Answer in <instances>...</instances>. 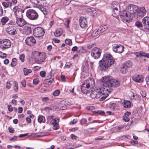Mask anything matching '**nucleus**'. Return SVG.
Listing matches in <instances>:
<instances>
[{"label": "nucleus", "mask_w": 149, "mask_h": 149, "mask_svg": "<svg viewBox=\"0 0 149 149\" xmlns=\"http://www.w3.org/2000/svg\"><path fill=\"white\" fill-rule=\"evenodd\" d=\"M3 6L5 8H8L9 6H11L12 5V3L11 2L8 1L7 2H3L2 3Z\"/></svg>", "instance_id": "obj_33"}, {"label": "nucleus", "mask_w": 149, "mask_h": 149, "mask_svg": "<svg viewBox=\"0 0 149 149\" xmlns=\"http://www.w3.org/2000/svg\"><path fill=\"white\" fill-rule=\"evenodd\" d=\"M90 88H93L95 85L94 80L93 79L90 78L86 80L85 83Z\"/></svg>", "instance_id": "obj_22"}, {"label": "nucleus", "mask_w": 149, "mask_h": 149, "mask_svg": "<svg viewBox=\"0 0 149 149\" xmlns=\"http://www.w3.org/2000/svg\"><path fill=\"white\" fill-rule=\"evenodd\" d=\"M96 113L102 115H103L105 114L104 112L103 111H98L96 112Z\"/></svg>", "instance_id": "obj_52"}, {"label": "nucleus", "mask_w": 149, "mask_h": 149, "mask_svg": "<svg viewBox=\"0 0 149 149\" xmlns=\"http://www.w3.org/2000/svg\"><path fill=\"white\" fill-rule=\"evenodd\" d=\"M38 120L40 123H44L45 122V118L44 116L42 115H39L38 117Z\"/></svg>", "instance_id": "obj_29"}, {"label": "nucleus", "mask_w": 149, "mask_h": 149, "mask_svg": "<svg viewBox=\"0 0 149 149\" xmlns=\"http://www.w3.org/2000/svg\"><path fill=\"white\" fill-rule=\"evenodd\" d=\"M14 22L10 21L6 25V32L9 34L15 35L17 34V27L15 25H14Z\"/></svg>", "instance_id": "obj_5"}, {"label": "nucleus", "mask_w": 149, "mask_h": 149, "mask_svg": "<svg viewBox=\"0 0 149 149\" xmlns=\"http://www.w3.org/2000/svg\"><path fill=\"white\" fill-rule=\"evenodd\" d=\"M123 105L125 108H129L131 107V102L129 101L124 100Z\"/></svg>", "instance_id": "obj_32"}, {"label": "nucleus", "mask_w": 149, "mask_h": 149, "mask_svg": "<svg viewBox=\"0 0 149 149\" xmlns=\"http://www.w3.org/2000/svg\"><path fill=\"white\" fill-rule=\"evenodd\" d=\"M100 33L98 29H97L95 30L93 32L92 35L93 36H97Z\"/></svg>", "instance_id": "obj_41"}, {"label": "nucleus", "mask_w": 149, "mask_h": 149, "mask_svg": "<svg viewBox=\"0 0 149 149\" xmlns=\"http://www.w3.org/2000/svg\"><path fill=\"white\" fill-rule=\"evenodd\" d=\"M62 31L61 29H57L54 32V35L56 37L60 36L62 34Z\"/></svg>", "instance_id": "obj_31"}, {"label": "nucleus", "mask_w": 149, "mask_h": 149, "mask_svg": "<svg viewBox=\"0 0 149 149\" xmlns=\"http://www.w3.org/2000/svg\"><path fill=\"white\" fill-rule=\"evenodd\" d=\"M147 53H145L144 52H140V54L141 59V60H140V62H141L143 61H145V59H144L142 57V56H144L146 57Z\"/></svg>", "instance_id": "obj_34"}, {"label": "nucleus", "mask_w": 149, "mask_h": 149, "mask_svg": "<svg viewBox=\"0 0 149 149\" xmlns=\"http://www.w3.org/2000/svg\"><path fill=\"white\" fill-rule=\"evenodd\" d=\"M79 21L80 26L82 28H85L87 26V22L86 18L84 17H81Z\"/></svg>", "instance_id": "obj_18"}, {"label": "nucleus", "mask_w": 149, "mask_h": 149, "mask_svg": "<svg viewBox=\"0 0 149 149\" xmlns=\"http://www.w3.org/2000/svg\"><path fill=\"white\" fill-rule=\"evenodd\" d=\"M60 91L59 90H56L53 92V95L54 96H57L59 95Z\"/></svg>", "instance_id": "obj_44"}, {"label": "nucleus", "mask_w": 149, "mask_h": 149, "mask_svg": "<svg viewBox=\"0 0 149 149\" xmlns=\"http://www.w3.org/2000/svg\"><path fill=\"white\" fill-rule=\"evenodd\" d=\"M28 133H25L24 134H21L19 135V138H22L24 137H25V136H27L28 135Z\"/></svg>", "instance_id": "obj_60"}, {"label": "nucleus", "mask_w": 149, "mask_h": 149, "mask_svg": "<svg viewBox=\"0 0 149 149\" xmlns=\"http://www.w3.org/2000/svg\"><path fill=\"white\" fill-rule=\"evenodd\" d=\"M146 13V10L144 6L139 8L137 10L136 13L138 16L143 17L144 16Z\"/></svg>", "instance_id": "obj_15"}, {"label": "nucleus", "mask_w": 149, "mask_h": 149, "mask_svg": "<svg viewBox=\"0 0 149 149\" xmlns=\"http://www.w3.org/2000/svg\"><path fill=\"white\" fill-rule=\"evenodd\" d=\"M108 29V27L106 25L102 26H100L98 29L100 33Z\"/></svg>", "instance_id": "obj_28"}, {"label": "nucleus", "mask_w": 149, "mask_h": 149, "mask_svg": "<svg viewBox=\"0 0 149 149\" xmlns=\"http://www.w3.org/2000/svg\"><path fill=\"white\" fill-rule=\"evenodd\" d=\"M142 24L146 27V30L148 31L149 29V17L146 16L143 17L142 20Z\"/></svg>", "instance_id": "obj_20"}, {"label": "nucleus", "mask_w": 149, "mask_h": 149, "mask_svg": "<svg viewBox=\"0 0 149 149\" xmlns=\"http://www.w3.org/2000/svg\"><path fill=\"white\" fill-rule=\"evenodd\" d=\"M27 17L30 19L35 20L38 17V15L36 10L33 9L28 10L26 13Z\"/></svg>", "instance_id": "obj_7"}, {"label": "nucleus", "mask_w": 149, "mask_h": 149, "mask_svg": "<svg viewBox=\"0 0 149 149\" xmlns=\"http://www.w3.org/2000/svg\"><path fill=\"white\" fill-rule=\"evenodd\" d=\"M72 64L70 62H67L64 68H69L70 67L72 66Z\"/></svg>", "instance_id": "obj_45"}, {"label": "nucleus", "mask_w": 149, "mask_h": 149, "mask_svg": "<svg viewBox=\"0 0 149 149\" xmlns=\"http://www.w3.org/2000/svg\"><path fill=\"white\" fill-rule=\"evenodd\" d=\"M101 84L103 85L105 88L108 94L110 93L112 89L111 87H117L120 84L119 81L114 79H112L111 77L109 76L104 77L100 80Z\"/></svg>", "instance_id": "obj_1"}, {"label": "nucleus", "mask_w": 149, "mask_h": 149, "mask_svg": "<svg viewBox=\"0 0 149 149\" xmlns=\"http://www.w3.org/2000/svg\"><path fill=\"white\" fill-rule=\"evenodd\" d=\"M22 86L24 87L26 86V82L25 80H23L21 82Z\"/></svg>", "instance_id": "obj_61"}, {"label": "nucleus", "mask_w": 149, "mask_h": 149, "mask_svg": "<svg viewBox=\"0 0 149 149\" xmlns=\"http://www.w3.org/2000/svg\"><path fill=\"white\" fill-rule=\"evenodd\" d=\"M140 94L143 98H145L146 96V92L143 91H141Z\"/></svg>", "instance_id": "obj_49"}, {"label": "nucleus", "mask_w": 149, "mask_h": 149, "mask_svg": "<svg viewBox=\"0 0 149 149\" xmlns=\"http://www.w3.org/2000/svg\"><path fill=\"white\" fill-rule=\"evenodd\" d=\"M11 45L10 41L8 40L5 39L0 41V47L3 49H5L10 47Z\"/></svg>", "instance_id": "obj_14"}, {"label": "nucleus", "mask_w": 149, "mask_h": 149, "mask_svg": "<svg viewBox=\"0 0 149 149\" xmlns=\"http://www.w3.org/2000/svg\"><path fill=\"white\" fill-rule=\"evenodd\" d=\"M8 110L9 111H13V109L11 105H8Z\"/></svg>", "instance_id": "obj_56"}, {"label": "nucleus", "mask_w": 149, "mask_h": 149, "mask_svg": "<svg viewBox=\"0 0 149 149\" xmlns=\"http://www.w3.org/2000/svg\"><path fill=\"white\" fill-rule=\"evenodd\" d=\"M123 120H124L125 121L127 122L129 121L130 120V118H129L128 116H125L124 115L123 116Z\"/></svg>", "instance_id": "obj_48"}, {"label": "nucleus", "mask_w": 149, "mask_h": 149, "mask_svg": "<svg viewBox=\"0 0 149 149\" xmlns=\"http://www.w3.org/2000/svg\"><path fill=\"white\" fill-rule=\"evenodd\" d=\"M26 44L29 46L33 45L36 43V40L33 36L27 37L25 40Z\"/></svg>", "instance_id": "obj_17"}, {"label": "nucleus", "mask_w": 149, "mask_h": 149, "mask_svg": "<svg viewBox=\"0 0 149 149\" xmlns=\"http://www.w3.org/2000/svg\"><path fill=\"white\" fill-rule=\"evenodd\" d=\"M49 99L47 97H43L42 99V101L43 102H46L49 100Z\"/></svg>", "instance_id": "obj_63"}, {"label": "nucleus", "mask_w": 149, "mask_h": 149, "mask_svg": "<svg viewBox=\"0 0 149 149\" xmlns=\"http://www.w3.org/2000/svg\"><path fill=\"white\" fill-rule=\"evenodd\" d=\"M146 83L148 85H149V75L146 77Z\"/></svg>", "instance_id": "obj_62"}, {"label": "nucleus", "mask_w": 149, "mask_h": 149, "mask_svg": "<svg viewBox=\"0 0 149 149\" xmlns=\"http://www.w3.org/2000/svg\"><path fill=\"white\" fill-rule=\"evenodd\" d=\"M11 85L9 81H7L6 83V87L8 89L10 88L11 87Z\"/></svg>", "instance_id": "obj_53"}, {"label": "nucleus", "mask_w": 149, "mask_h": 149, "mask_svg": "<svg viewBox=\"0 0 149 149\" xmlns=\"http://www.w3.org/2000/svg\"><path fill=\"white\" fill-rule=\"evenodd\" d=\"M70 22V20L69 19H68L66 20L64 24L66 26V27L69 28V24Z\"/></svg>", "instance_id": "obj_47"}, {"label": "nucleus", "mask_w": 149, "mask_h": 149, "mask_svg": "<svg viewBox=\"0 0 149 149\" xmlns=\"http://www.w3.org/2000/svg\"><path fill=\"white\" fill-rule=\"evenodd\" d=\"M25 31L27 34H29L32 32L31 27L30 26H27L25 27Z\"/></svg>", "instance_id": "obj_35"}, {"label": "nucleus", "mask_w": 149, "mask_h": 149, "mask_svg": "<svg viewBox=\"0 0 149 149\" xmlns=\"http://www.w3.org/2000/svg\"><path fill=\"white\" fill-rule=\"evenodd\" d=\"M133 80L138 82H142L143 81V78L141 75H135L132 77Z\"/></svg>", "instance_id": "obj_25"}, {"label": "nucleus", "mask_w": 149, "mask_h": 149, "mask_svg": "<svg viewBox=\"0 0 149 149\" xmlns=\"http://www.w3.org/2000/svg\"><path fill=\"white\" fill-rule=\"evenodd\" d=\"M90 88L85 83L82 84L81 89L82 92L84 94H86Z\"/></svg>", "instance_id": "obj_24"}, {"label": "nucleus", "mask_w": 149, "mask_h": 149, "mask_svg": "<svg viewBox=\"0 0 149 149\" xmlns=\"http://www.w3.org/2000/svg\"><path fill=\"white\" fill-rule=\"evenodd\" d=\"M132 65V62L130 61L126 62L123 65L121 68L120 71L123 74L125 73L128 68H131Z\"/></svg>", "instance_id": "obj_11"}, {"label": "nucleus", "mask_w": 149, "mask_h": 149, "mask_svg": "<svg viewBox=\"0 0 149 149\" xmlns=\"http://www.w3.org/2000/svg\"><path fill=\"white\" fill-rule=\"evenodd\" d=\"M87 120L86 119L83 118L80 121V123L81 125H84L86 124V125L87 126L88 125V124L86 123Z\"/></svg>", "instance_id": "obj_42"}, {"label": "nucleus", "mask_w": 149, "mask_h": 149, "mask_svg": "<svg viewBox=\"0 0 149 149\" xmlns=\"http://www.w3.org/2000/svg\"><path fill=\"white\" fill-rule=\"evenodd\" d=\"M17 138V137L16 136H14L13 137L10 139V140L11 141H16Z\"/></svg>", "instance_id": "obj_54"}, {"label": "nucleus", "mask_w": 149, "mask_h": 149, "mask_svg": "<svg viewBox=\"0 0 149 149\" xmlns=\"http://www.w3.org/2000/svg\"><path fill=\"white\" fill-rule=\"evenodd\" d=\"M124 47L121 45H114L113 47V51L119 53H122L124 51Z\"/></svg>", "instance_id": "obj_16"}, {"label": "nucleus", "mask_w": 149, "mask_h": 149, "mask_svg": "<svg viewBox=\"0 0 149 149\" xmlns=\"http://www.w3.org/2000/svg\"><path fill=\"white\" fill-rule=\"evenodd\" d=\"M24 57H25L24 54H21V55H20L19 57V58L22 62H23L24 61Z\"/></svg>", "instance_id": "obj_46"}, {"label": "nucleus", "mask_w": 149, "mask_h": 149, "mask_svg": "<svg viewBox=\"0 0 149 149\" xmlns=\"http://www.w3.org/2000/svg\"><path fill=\"white\" fill-rule=\"evenodd\" d=\"M94 45H95L94 44H88L87 45V47L88 49H90L91 48L93 47V46H94Z\"/></svg>", "instance_id": "obj_57"}, {"label": "nucleus", "mask_w": 149, "mask_h": 149, "mask_svg": "<svg viewBox=\"0 0 149 149\" xmlns=\"http://www.w3.org/2000/svg\"><path fill=\"white\" fill-rule=\"evenodd\" d=\"M120 8V6L119 3L116 2H115L113 3V9H118Z\"/></svg>", "instance_id": "obj_37"}, {"label": "nucleus", "mask_w": 149, "mask_h": 149, "mask_svg": "<svg viewBox=\"0 0 149 149\" xmlns=\"http://www.w3.org/2000/svg\"><path fill=\"white\" fill-rule=\"evenodd\" d=\"M112 15L114 17H116L118 16L120 13V10L118 9H113Z\"/></svg>", "instance_id": "obj_30"}, {"label": "nucleus", "mask_w": 149, "mask_h": 149, "mask_svg": "<svg viewBox=\"0 0 149 149\" xmlns=\"http://www.w3.org/2000/svg\"><path fill=\"white\" fill-rule=\"evenodd\" d=\"M44 29L40 27H37L34 29L33 31V35L36 37H41L45 34Z\"/></svg>", "instance_id": "obj_9"}, {"label": "nucleus", "mask_w": 149, "mask_h": 149, "mask_svg": "<svg viewBox=\"0 0 149 149\" xmlns=\"http://www.w3.org/2000/svg\"><path fill=\"white\" fill-rule=\"evenodd\" d=\"M90 14L93 16H95L97 15V11L94 8H92L91 9Z\"/></svg>", "instance_id": "obj_38"}, {"label": "nucleus", "mask_w": 149, "mask_h": 149, "mask_svg": "<svg viewBox=\"0 0 149 149\" xmlns=\"http://www.w3.org/2000/svg\"><path fill=\"white\" fill-rule=\"evenodd\" d=\"M127 10L132 16L136 12L138 9V6L133 4H129L126 7Z\"/></svg>", "instance_id": "obj_13"}, {"label": "nucleus", "mask_w": 149, "mask_h": 149, "mask_svg": "<svg viewBox=\"0 0 149 149\" xmlns=\"http://www.w3.org/2000/svg\"><path fill=\"white\" fill-rule=\"evenodd\" d=\"M135 25L138 28L140 29L141 30L144 31H146V27L143 24H142L141 22H139V21H137L135 22Z\"/></svg>", "instance_id": "obj_23"}, {"label": "nucleus", "mask_w": 149, "mask_h": 149, "mask_svg": "<svg viewBox=\"0 0 149 149\" xmlns=\"http://www.w3.org/2000/svg\"><path fill=\"white\" fill-rule=\"evenodd\" d=\"M58 107L59 110H64L65 109L66 106L63 102H61L58 104Z\"/></svg>", "instance_id": "obj_27"}, {"label": "nucleus", "mask_w": 149, "mask_h": 149, "mask_svg": "<svg viewBox=\"0 0 149 149\" xmlns=\"http://www.w3.org/2000/svg\"><path fill=\"white\" fill-rule=\"evenodd\" d=\"M101 52V50L99 48L94 47L91 52V56L95 59L98 58L100 56Z\"/></svg>", "instance_id": "obj_12"}, {"label": "nucleus", "mask_w": 149, "mask_h": 149, "mask_svg": "<svg viewBox=\"0 0 149 149\" xmlns=\"http://www.w3.org/2000/svg\"><path fill=\"white\" fill-rule=\"evenodd\" d=\"M26 120L27 123H30L31 122V120L29 117L26 118Z\"/></svg>", "instance_id": "obj_64"}, {"label": "nucleus", "mask_w": 149, "mask_h": 149, "mask_svg": "<svg viewBox=\"0 0 149 149\" xmlns=\"http://www.w3.org/2000/svg\"><path fill=\"white\" fill-rule=\"evenodd\" d=\"M105 89L103 85L101 87H96V89L92 91L91 97L92 98H99L100 101L104 100L108 96Z\"/></svg>", "instance_id": "obj_2"}, {"label": "nucleus", "mask_w": 149, "mask_h": 149, "mask_svg": "<svg viewBox=\"0 0 149 149\" xmlns=\"http://www.w3.org/2000/svg\"><path fill=\"white\" fill-rule=\"evenodd\" d=\"M13 86L14 90L16 92L18 91V84L17 82L16 81H14L13 82Z\"/></svg>", "instance_id": "obj_36"}, {"label": "nucleus", "mask_w": 149, "mask_h": 149, "mask_svg": "<svg viewBox=\"0 0 149 149\" xmlns=\"http://www.w3.org/2000/svg\"><path fill=\"white\" fill-rule=\"evenodd\" d=\"M39 82V80L37 79H33V83L34 84L36 85Z\"/></svg>", "instance_id": "obj_51"}, {"label": "nucleus", "mask_w": 149, "mask_h": 149, "mask_svg": "<svg viewBox=\"0 0 149 149\" xmlns=\"http://www.w3.org/2000/svg\"><path fill=\"white\" fill-rule=\"evenodd\" d=\"M120 16L123 21L126 22H128L132 18V16L128 13L126 9L120 13Z\"/></svg>", "instance_id": "obj_8"}, {"label": "nucleus", "mask_w": 149, "mask_h": 149, "mask_svg": "<svg viewBox=\"0 0 149 149\" xmlns=\"http://www.w3.org/2000/svg\"><path fill=\"white\" fill-rule=\"evenodd\" d=\"M14 15L16 18L23 17V13L24 12V10L19 8L17 6H15L13 9Z\"/></svg>", "instance_id": "obj_10"}, {"label": "nucleus", "mask_w": 149, "mask_h": 149, "mask_svg": "<svg viewBox=\"0 0 149 149\" xmlns=\"http://www.w3.org/2000/svg\"><path fill=\"white\" fill-rule=\"evenodd\" d=\"M16 19V23L19 26H22L26 23V22L23 19V17L17 18Z\"/></svg>", "instance_id": "obj_19"}, {"label": "nucleus", "mask_w": 149, "mask_h": 149, "mask_svg": "<svg viewBox=\"0 0 149 149\" xmlns=\"http://www.w3.org/2000/svg\"><path fill=\"white\" fill-rule=\"evenodd\" d=\"M32 57L35 59V61L38 63H41L45 59L46 56L45 54L38 52V51H34L32 52Z\"/></svg>", "instance_id": "obj_4"}, {"label": "nucleus", "mask_w": 149, "mask_h": 149, "mask_svg": "<svg viewBox=\"0 0 149 149\" xmlns=\"http://www.w3.org/2000/svg\"><path fill=\"white\" fill-rule=\"evenodd\" d=\"M65 42L66 44L69 45H71L72 44V40L69 39H66L65 40Z\"/></svg>", "instance_id": "obj_43"}, {"label": "nucleus", "mask_w": 149, "mask_h": 149, "mask_svg": "<svg viewBox=\"0 0 149 149\" xmlns=\"http://www.w3.org/2000/svg\"><path fill=\"white\" fill-rule=\"evenodd\" d=\"M17 64V59L15 58L12 59L11 65L12 67L15 66Z\"/></svg>", "instance_id": "obj_40"}, {"label": "nucleus", "mask_w": 149, "mask_h": 149, "mask_svg": "<svg viewBox=\"0 0 149 149\" xmlns=\"http://www.w3.org/2000/svg\"><path fill=\"white\" fill-rule=\"evenodd\" d=\"M45 74L46 72L45 71H42L40 72V75L42 77H44Z\"/></svg>", "instance_id": "obj_50"}, {"label": "nucleus", "mask_w": 149, "mask_h": 149, "mask_svg": "<svg viewBox=\"0 0 149 149\" xmlns=\"http://www.w3.org/2000/svg\"><path fill=\"white\" fill-rule=\"evenodd\" d=\"M24 74L25 75H28L29 73L31 72L32 71L31 69H28L26 68L23 69Z\"/></svg>", "instance_id": "obj_39"}, {"label": "nucleus", "mask_w": 149, "mask_h": 149, "mask_svg": "<svg viewBox=\"0 0 149 149\" xmlns=\"http://www.w3.org/2000/svg\"><path fill=\"white\" fill-rule=\"evenodd\" d=\"M94 109V107L93 106H88L86 107V109L89 111H91Z\"/></svg>", "instance_id": "obj_55"}, {"label": "nucleus", "mask_w": 149, "mask_h": 149, "mask_svg": "<svg viewBox=\"0 0 149 149\" xmlns=\"http://www.w3.org/2000/svg\"><path fill=\"white\" fill-rule=\"evenodd\" d=\"M78 48L77 46H75L74 47H72V51L75 52L76 51H78Z\"/></svg>", "instance_id": "obj_59"}, {"label": "nucleus", "mask_w": 149, "mask_h": 149, "mask_svg": "<svg viewBox=\"0 0 149 149\" xmlns=\"http://www.w3.org/2000/svg\"><path fill=\"white\" fill-rule=\"evenodd\" d=\"M59 122L58 118H56L54 119L51 121V123L53 125V129L54 130H56L58 129V123Z\"/></svg>", "instance_id": "obj_21"}, {"label": "nucleus", "mask_w": 149, "mask_h": 149, "mask_svg": "<svg viewBox=\"0 0 149 149\" xmlns=\"http://www.w3.org/2000/svg\"><path fill=\"white\" fill-rule=\"evenodd\" d=\"M114 61L111 54L106 53L103 55L102 60L99 61L100 66L102 70H105L113 64Z\"/></svg>", "instance_id": "obj_3"}, {"label": "nucleus", "mask_w": 149, "mask_h": 149, "mask_svg": "<svg viewBox=\"0 0 149 149\" xmlns=\"http://www.w3.org/2000/svg\"><path fill=\"white\" fill-rule=\"evenodd\" d=\"M134 54L135 55H136V56L137 57H139V58L141 59L140 57V52H135Z\"/></svg>", "instance_id": "obj_58"}, {"label": "nucleus", "mask_w": 149, "mask_h": 149, "mask_svg": "<svg viewBox=\"0 0 149 149\" xmlns=\"http://www.w3.org/2000/svg\"><path fill=\"white\" fill-rule=\"evenodd\" d=\"M9 19V18L7 17H3L1 19V22L2 25H4L6 24Z\"/></svg>", "instance_id": "obj_26"}, {"label": "nucleus", "mask_w": 149, "mask_h": 149, "mask_svg": "<svg viewBox=\"0 0 149 149\" xmlns=\"http://www.w3.org/2000/svg\"><path fill=\"white\" fill-rule=\"evenodd\" d=\"M30 2L33 4L36 5V7L39 8L43 13L44 15H47V12L46 9L42 6L43 3L41 0H30Z\"/></svg>", "instance_id": "obj_6"}]
</instances>
